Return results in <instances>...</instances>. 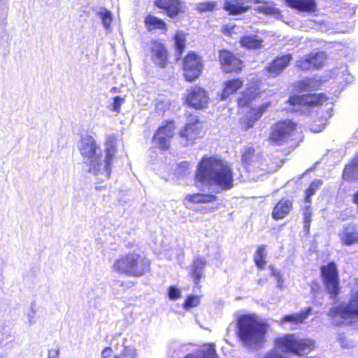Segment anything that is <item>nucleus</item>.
Returning <instances> with one entry per match:
<instances>
[{
  "label": "nucleus",
  "mask_w": 358,
  "mask_h": 358,
  "mask_svg": "<svg viewBox=\"0 0 358 358\" xmlns=\"http://www.w3.org/2000/svg\"><path fill=\"white\" fill-rule=\"evenodd\" d=\"M196 185L212 182L222 190L234 186V172L230 164L215 156H203L199 162L194 176Z\"/></svg>",
  "instance_id": "obj_1"
},
{
  "label": "nucleus",
  "mask_w": 358,
  "mask_h": 358,
  "mask_svg": "<svg viewBox=\"0 0 358 358\" xmlns=\"http://www.w3.org/2000/svg\"><path fill=\"white\" fill-rule=\"evenodd\" d=\"M262 94L260 80H255L252 85L248 87L236 97V103L238 109L250 108L248 112L239 120L243 131H247L253 128L255 123L271 106V102L266 101L257 106L251 107L252 102L259 98Z\"/></svg>",
  "instance_id": "obj_2"
},
{
  "label": "nucleus",
  "mask_w": 358,
  "mask_h": 358,
  "mask_svg": "<svg viewBox=\"0 0 358 358\" xmlns=\"http://www.w3.org/2000/svg\"><path fill=\"white\" fill-rule=\"evenodd\" d=\"M268 324L254 314H243L236 320V336L243 345L261 346L264 342Z\"/></svg>",
  "instance_id": "obj_3"
},
{
  "label": "nucleus",
  "mask_w": 358,
  "mask_h": 358,
  "mask_svg": "<svg viewBox=\"0 0 358 358\" xmlns=\"http://www.w3.org/2000/svg\"><path fill=\"white\" fill-rule=\"evenodd\" d=\"M273 344L276 349L299 358L306 357L316 348L314 339L301 337L294 333L276 337Z\"/></svg>",
  "instance_id": "obj_4"
},
{
  "label": "nucleus",
  "mask_w": 358,
  "mask_h": 358,
  "mask_svg": "<svg viewBox=\"0 0 358 358\" xmlns=\"http://www.w3.org/2000/svg\"><path fill=\"white\" fill-rule=\"evenodd\" d=\"M112 268L119 274L140 278L150 271V261L138 252H129L116 259Z\"/></svg>",
  "instance_id": "obj_5"
},
{
  "label": "nucleus",
  "mask_w": 358,
  "mask_h": 358,
  "mask_svg": "<svg viewBox=\"0 0 358 358\" xmlns=\"http://www.w3.org/2000/svg\"><path fill=\"white\" fill-rule=\"evenodd\" d=\"M301 134L298 122L291 118L280 119L271 124L267 141L271 145L281 146L293 142Z\"/></svg>",
  "instance_id": "obj_6"
},
{
  "label": "nucleus",
  "mask_w": 358,
  "mask_h": 358,
  "mask_svg": "<svg viewBox=\"0 0 358 358\" xmlns=\"http://www.w3.org/2000/svg\"><path fill=\"white\" fill-rule=\"evenodd\" d=\"M186 122L178 131V136L185 146H189L200 141L206 134L204 122L193 112L185 113Z\"/></svg>",
  "instance_id": "obj_7"
},
{
  "label": "nucleus",
  "mask_w": 358,
  "mask_h": 358,
  "mask_svg": "<svg viewBox=\"0 0 358 358\" xmlns=\"http://www.w3.org/2000/svg\"><path fill=\"white\" fill-rule=\"evenodd\" d=\"M98 146L94 138L90 135L82 136L78 148L81 156L88 160V172L97 175L101 170V154L97 153Z\"/></svg>",
  "instance_id": "obj_8"
},
{
  "label": "nucleus",
  "mask_w": 358,
  "mask_h": 358,
  "mask_svg": "<svg viewBox=\"0 0 358 358\" xmlns=\"http://www.w3.org/2000/svg\"><path fill=\"white\" fill-rule=\"evenodd\" d=\"M329 101V96L324 92H310L291 94L287 103L294 109H313L324 106Z\"/></svg>",
  "instance_id": "obj_9"
},
{
  "label": "nucleus",
  "mask_w": 358,
  "mask_h": 358,
  "mask_svg": "<svg viewBox=\"0 0 358 358\" xmlns=\"http://www.w3.org/2000/svg\"><path fill=\"white\" fill-rule=\"evenodd\" d=\"M181 69L186 82L196 81L201 77L204 69L202 57L194 51H189L182 59Z\"/></svg>",
  "instance_id": "obj_10"
},
{
  "label": "nucleus",
  "mask_w": 358,
  "mask_h": 358,
  "mask_svg": "<svg viewBox=\"0 0 358 358\" xmlns=\"http://www.w3.org/2000/svg\"><path fill=\"white\" fill-rule=\"evenodd\" d=\"M241 162L243 169L248 173H266L265 166V158L262 152H257L252 145H247L243 148L241 154Z\"/></svg>",
  "instance_id": "obj_11"
},
{
  "label": "nucleus",
  "mask_w": 358,
  "mask_h": 358,
  "mask_svg": "<svg viewBox=\"0 0 358 358\" xmlns=\"http://www.w3.org/2000/svg\"><path fill=\"white\" fill-rule=\"evenodd\" d=\"M183 103L196 110H203L208 107L210 96L203 87L195 85L189 87L183 96Z\"/></svg>",
  "instance_id": "obj_12"
},
{
  "label": "nucleus",
  "mask_w": 358,
  "mask_h": 358,
  "mask_svg": "<svg viewBox=\"0 0 358 358\" xmlns=\"http://www.w3.org/2000/svg\"><path fill=\"white\" fill-rule=\"evenodd\" d=\"M217 60L221 71L225 73L239 74L245 68L243 60L237 54L227 48L218 50Z\"/></svg>",
  "instance_id": "obj_13"
},
{
  "label": "nucleus",
  "mask_w": 358,
  "mask_h": 358,
  "mask_svg": "<svg viewBox=\"0 0 358 358\" xmlns=\"http://www.w3.org/2000/svg\"><path fill=\"white\" fill-rule=\"evenodd\" d=\"M320 276L328 292L334 297L340 292L339 274L334 262H329L320 267Z\"/></svg>",
  "instance_id": "obj_14"
},
{
  "label": "nucleus",
  "mask_w": 358,
  "mask_h": 358,
  "mask_svg": "<svg viewBox=\"0 0 358 358\" xmlns=\"http://www.w3.org/2000/svg\"><path fill=\"white\" fill-rule=\"evenodd\" d=\"M176 129V122L173 120H166L159 126L152 136V141L156 147L161 150H169Z\"/></svg>",
  "instance_id": "obj_15"
},
{
  "label": "nucleus",
  "mask_w": 358,
  "mask_h": 358,
  "mask_svg": "<svg viewBox=\"0 0 358 358\" xmlns=\"http://www.w3.org/2000/svg\"><path fill=\"white\" fill-rule=\"evenodd\" d=\"M329 315L333 318L340 317L343 320L358 317V289L351 292L348 303L332 308Z\"/></svg>",
  "instance_id": "obj_16"
},
{
  "label": "nucleus",
  "mask_w": 358,
  "mask_h": 358,
  "mask_svg": "<svg viewBox=\"0 0 358 358\" xmlns=\"http://www.w3.org/2000/svg\"><path fill=\"white\" fill-rule=\"evenodd\" d=\"M150 57L152 62L159 68H166L169 63V53L166 45L157 39L150 42Z\"/></svg>",
  "instance_id": "obj_17"
},
{
  "label": "nucleus",
  "mask_w": 358,
  "mask_h": 358,
  "mask_svg": "<svg viewBox=\"0 0 358 358\" xmlns=\"http://www.w3.org/2000/svg\"><path fill=\"white\" fill-rule=\"evenodd\" d=\"M292 59L290 53L276 56L265 66L266 76L271 78L280 76L289 66Z\"/></svg>",
  "instance_id": "obj_18"
},
{
  "label": "nucleus",
  "mask_w": 358,
  "mask_h": 358,
  "mask_svg": "<svg viewBox=\"0 0 358 358\" xmlns=\"http://www.w3.org/2000/svg\"><path fill=\"white\" fill-rule=\"evenodd\" d=\"M264 3V0H224L223 9L229 15H240L251 10L253 4Z\"/></svg>",
  "instance_id": "obj_19"
},
{
  "label": "nucleus",
  "mask_w": 358,
  "mask_h": 358,
  "mask_svg": "<svg viewBox=\"0 0 358 358\" xmlns=\"http://www.w3.org/2000/svg\"><path fill=\"white\" fill-rule=\"evenodd\" d=\"M326 59L327 57L322 52H310L299 59L296 66L301 71L319 69L324 66Z\"/></svg>",
  "instance_id": "obj_20"
},
{
  "label": "nucleus",
  "mask_w": 358,
  "mask_h": 358,
  "mask_svg": "<svg viewBox=\"0 0 358 358\" xmlns=\"http://www.w3.org/2000/svg\"><path fill=\"white\" fill-rule=\"evenodd\" d=\"M154 5L171 19L185 12V5L182 0H155Z\"/></svg>",
  "instance_id": "obj_21"
},
{
  "label": "nucleus",
  "mask_w": 358,
  "mask_h": 358,
  "mask_svg": "<svg viewBox=\"0 0 358 358\" xmlns=\"http://www.w3.org/2000/svg\"><path fill=\"white\" fill-rule=\"evenodd\" d=\"M244 80L242 78L236 77L225 80L222 84V89L220 94V99L226 101L234 96L243 88Z\"/></svg>",
  "instance_id": "obj_22"
},
{
  "label": "nucleus",
  "mask_w": 358,
  "mask_h": 358,
  "mask_svg": "<svg viewBox=\"0 0 358 358\" xmlns=\"http://www.w3.org/2000/svg\"><path fill=\"white\" fill-rule=\"evenodd\" d=\"M289 8L299 13L313 14L317 12L316 0H283Z\"/></svg>",
  "instance_id": "obj_23"
},
{
  "label": "nucleus",
  "mask_w": 358,
  "mask_h": 358,
  "mask_svg": "<svg viewBox=\"0 0 358 358\" xmlns=\"http://www.w3.org/2000/svg\"><path fill=\"white\" fill-rule=\"evenodd\" d=\"M293 209V200L281 198L273 206L271 217L274 220H280L286 217Z\"/></svg>",
  "instance_id": "obj_24"
},
{
  "label": "nucleus",
  "mask_w": 358,
  "mask_h": 358,
  "mask_svg": "<svg viewBox=\"0 0 358 358\" xmlns=\"http://www.w3.org/2000/svg\"><path fill=\"white\" fill-rule=\"evenodd\" d=\"M310 308H308L299 313L283 315L279 320L281 325L289 324L292 327H296L304 323L310 313Z\"/></svg>",
  "instance_id": "obj_25"
},
{
  "label": "nucleus",
  "mask_w": 358,
  "mask_h": 358,
  "mask_svg": "<svg viewBox=\"0 0 358 358\" xmlns=\"http://www.w3.org/2000/svg\"><path fill=\"white\" fill-rule=\"evenodd\" d=\"M206 265V260L201 257L194 259L192 264L189 275L192 279L194 286L197 288L200 287L199 283L203 276V270Z\"/></svg>",
  "instance_id": "obj_26"
},
{
  "label": "nucleus",
  "mask_w": 358,
  "mask_h": 358,
  "mask_svg": "<svg viewBox=\"0 0 358 358\" xmlns=\"http://www.w3.org/2000/svg\"><path fill=\"white\" fill-rule=\"evenodd\" d=\"M341 243L343 245L350 246L358 243V227L354 224H348L343 228L340 234Z\"/></svg>",
  "instance_id": "obj_27"
},
{
  "label": "nucleus",
  "mask_w": 358,
  "mask_h": 358,
  "mask_svg": "<svg viewBox=\"0 0 358 358\" xmlns=\"http://www.w3.org/2000/svg\"><path fill=\"white\" fill-rule=\"evenodd\" d=\"M322 84L320 80L315 78H306L300 80L294 84L295 91L298 92H304L308 91H315L320 89Z\"/></svg>",
  "instance_id": "obj_28"
},
{
  "label": "nucleus",
  "mask_w": 358,
  "mask_h": 358,
  "mask_svg": "<svg viewBox=\"0 0 358 358\" xmlns=\"http://www.w3.org/2000/svg\"><path fill=\"white\" fill-rule=\"evenodd\" d=\"M342 179L346 182L358 180V158L355 156L343 168Z\"/></svg>",
  "instance_id": "obj_29"
},
{
  "label": "nucleus",
  "mask_w": 358,
  "mask_h": 358,
  "mask_svg": "<svg viewBox=\"0 0 358 358\" xmlns=\"http://www.w3.org/2000/svg\"><path fill=\"white\" fill-rule=\"evenodd\" d=\"M216 200L217 196L214 194L197 192L186 195L184 198V204L209 203Z\"/></svg>",
  "instance_id": "obj_30"
},
{
  "label": "nucleus",
  "mask_w": 358,
  "mask_h": 358,
  "mask_svg": "<svg viewBox=\"0 0 358 358\" xmlns=\"http://www.w3.org/2000/svg\"><path fill=\"white\" fill-rule=\"evenodd\" d=\"M241 46L247 50H257L264 47V40L257 35H245L240 38Z\"/></svg>",
  "instance_id": "obj_31"
},
{
  "label": "nucleus",
  "mask_w": 358,
  "mask_h": 358,
  "mask_svg": "<svg viewBox=\"0 0 358 358\" xmlns=\"http://www.w3.org/2000/svg\"><path fill=\"white\" fill-rule=\"evenodd\" d=\"M144 24L149 31L159 29L163 33H166L168 31V25L164 20L152 14H148L145 16Z\"/></svg>",
  "instance_id": "obj_32"
},
{
  "label": "nucleus",
  "mask_w": 358,
  "mask_h": 358,
  "mask_svg": "<svg viewBox=\"0 0 358 358\" xmlns=\"http://www.w3.org/2000/svg\"><path fill=\"white\" fill-rule=\"evenodd\" d=\"M173 47L176 58H181L186 48L187 34L181 30L176 31L173 36Z\"/></svg>",
  "instance_id": "obj_33"
},
{
  "label": "nucleus",
  "mask_w": 358,
  "mask_h": 358,
  "mask_svg": "<svg viewBox=\"0 0 358 358\" xmlns=\"http://www.w3.org/2000/svg\"><path fill=\"white\" fill-rule=\"evenodd\" d=\"M322 184L323 182L320 179H315L310 182L304 191L303 201L310 205L312 202V196L321 188Z\"/></svg>",
  "instance_id": "obj_34"
},
{
  "label": "nucleus",
  "mask_w": 358,
  "mask_h": 358,
  "mask_svg": "<svg viewBox=\"0 0 358 358\" xmlns=\"http://www.w3.org/2000/svg\"><path fill=\"white\" fill-rule=\"evenodd\" d=\"M266 247L264 245H259L254 254L253 260L259 270L265 268L266 264Z\"/></svg>",
  "instance_id": "obj_35"
},
{
  "label": "nucleus",
  "mask_w": 358,
  "mask_h": 358,
  "mask_svg": "<svg viewBox=\"0 0 358 358\" xmlns=\"http://www.w3.org/2000/svg\"><path fill=\"white\" fill-rule=\"evenodd\" d=\"M116 152L115 145L114 143L113 140L110 141V145H107L106 148V157H105V169L106 171L110 173L111 171V166L113 159L115 157V154Z\"/></svg>",
  "instance_id": "obj_36"
},
{
  "label": "nucleus",
  "mask_w": 358,
  "mask_h": 358,
  "mask_svg": "<svg viewBox=\"0 0 358 358\" xmlns=\"http://www.w3.org/2000/svg\"><path fill=\"white\" fill-rule=\"evenodd\" d=\"M328 123L326 117L315 116L310 122V129L312 131L317 133L322 131Z\"/></svg>",
  "instance_id": "obj_37"
},
{
  "label": "nucleus",
  "mask_w": 358,
  "mask_h": 358,
  "mask_svg": "<svg viewBox=\"0 0 358 358\" xmlns=\"http://www.w3.org/2000/svg\"><path fill=\"white\" fill-rule=\"evenodd\" d=\"M217 6V3L213 1L199 2L196 4L195 9L199 13L212 12Z\"/></svg>",
  "instance_id": "obj_38"
},
{
  "label": "nucleus",
  "mask_w": 358,
  "mask_h": 358,
  "mask_svg": "<svg viewBox=\"0 0 358 358\" xmlns=\"http://www.w3.org/2000/svg\"><path fill=\"white\" fill-rule=\"evenodd\" d=\"M201 354V358H218L216 354L215 345L213 343L204 345Z\"/></svg>",
  "instance_id": "obj_39"
},
{
  "label": "nucleus",
  "mask_w": 358,
  "mask_h": 358,
  "mask_svg": "<svg viewBox=\"0 0 358 358\" xmlns=\"http://www.w3.org/2000/svg\"><path fill=\"white\" fill-rule=\"evenodd\" d=\"M255 10L259 13H262L266 15H279L281 14V11L279 8L268 5L258 6L255 8Z\"/></svg>",
  "instance_id": "obj_40"
},
{
  "label": "nucleus",
  "mask_w": 358,
  "mask_h": 358,
  "mask_svg": "<svg viewBox=\"0 0 358 358\" xmlns=\"http://www.w3.org/2000/svg\"><path fill=\"white\" fill-rule=\"evenodd\" d=\"M200 303V296L197 295H189L183 303V308L189 310L197 306Z\"/></svg>",
  "instance_id": "obj_41"
},
{
  "label": "nucleus",
  "mask_w": 358,
  "mask_h": 358,
  "mask_svg": "<svg viewBox=\"0 0 358 358\" xmlns=\"http://www.w3.org/2000/svg\"><path fill=\"white\" fill-rule=\"evenodd\" d=\"M102 23L106 29H109L112 22V14L110 10L105 9L99 13Z\"/></svg>",
  "instance_id": "obj_42"
},
{
  "label": "nucleus",
  "mask_w": 358,
  "mask_h": 358,
  "mask_svg": "<svg viewBox=\"0 0 358 358\" xmlns=\"http://www.w3.org/2000/svg\"><path fill=\"white\" fill-rule=\"evenodd\" d=\"M269 268L271 271V275L274 277L277 280L278 286L280 288L282 287L284 280L280 272L277 270L273 265H271Z\"/></svg>",
  "instance_id": "obj_43"
},
{
  "label": "nucleus",
  "mask_w": 358,
  "mask_h": 358,
  "mask_svg": "<svg viewBox=\"0 0 358 358\" xmlns=\"http://www.w3.org/2000/svg\"><path fill=\"white\" fill-rule=\"evenodd\" d=\"M312 210L310 206H306L303 209V223L310 224L312 222Z\"/></svg>",
  "instance_id": "obj_44"
},
{
  "label": "nucleus",
  "mask_w": 358,
  "mask_h": 358,
  "mask_svg": "<svg viewBox=\"0 0 358 358\" xmlns=\"http://www.w3.org/2000/svg\"><path fill=\"white\" fill-rule=\"evenodd\" d=\"M124 102V99L119 96H116L113 98V103H112V106H113V110L115 112H120V107H121V105L122 104V103Z\"/></svg>",
  "instance_id": "obj_45"
},
{
  "label": "nucleus",
  "mask_w": 358,
  "mask_h": 358,
  "mask_svg": "<svg viewBox=\"0 0 358 358\" xmlns=\"http://www.w3.org/2000/svg\"><path fill=\"white\" fill-rule=\"evenodd\" d=\"M180 292L178 288H176V287H173V286H171L169 288V297L171 299H173V300L177 299L180 297Z\"/></svg>",
  "instance_id": "obj_46"
},
{
  "label": "nucleus",
  "mask_w": 358,
  "mask_h": 358,
  "mask_svg": "<svg viewBox=\"0 0 358 358\" xmlns=\"http://www.w3.org/2000/svg\"><path fill=\"white\" fill-rule=\"evenodd\" d=\"M235 27V25L224 24L222 27V31L226 35H229L234 31Z\"/></svg>",
  "instance_id": "obj_47"
},
{
  "label": "nucleus",
  "mask_w": 358,
  "mask_h": 358,
  "mask_svg": "<svg viewBox=\"0 0 358 358\" xmlns=\"http://www.w3.org/2000/svg\"><path fill=\"white\" fill-rule=\"evenodd\" d=\"M113 350L110 347L105 348L101 352L102 358H110L112 357Z\"/></svg>",
  "instance_id": "obj_48"
},
{
  "label": "nucleus",
  "mask_w": 358,
  "mask_h": 358,
  "mask_svg": "<svg viewBox=\"0 0 358 358\" xmlns=\"http://www.w3.org/2000/svg\"><path fill=\"white\" fill-rule=\"evenodd\" d=\"M352 201L357 206V210L358 212V190H357L352 196Z\"/></svg>",
  "instance_id": "obj_49"
},
{
  "label": "nucleus",
  "mask_w": 358,
  "mask_h": 358,
  "mask_svg": "<svg viewBox=\"0 0 358 358\" xmlns=\"http://www.w3.org/2000/svg\"><path fill=\"white\" fill-rule=\"evenodd\" d=\"M114 358H134L133 356L127 352H122L118 356L114 357Z\"/></svg>",
  "instance_id": "obj_50"
},
{
  "label": "nucleus",
  "mask_w": 358,
  "mask_h": 358,
  "mask_svg": "<svg viewBox=\"0 0 358 358\" xmlns=\"http://www.w3.org/2000/svg\"><path fill=\"white\" fill-rule=\"evenodd\" d=\"M58 351L57 350H50L48 358H57Z\"/></svg>",
  "instance_id": "obj_51"
},
{
  "label": "nucleus",
  "mask_w": 358,
  "mask_h": 358,
  "mask_svg": "<svg viewBox=\"0 0 358 358\" xmlns=\"http://www.w3.org/2000/svg\"><path fill=\"white\" fill-rule=\"evenodd\" d=\"M310 224L303 223V231L306 235L310 234Z\"/></svg>",
  "instance_id": "obj_52"
},
{
  "label": "nucleus",
  "mask_w": 358,
  "mask_h": 358,
  "mask_svg": "<svg viewBox=\"0 0 358 358\" xmlns=\"http://www.w3.org/2000/svg\"><path fill=\"white\" fill-rule=\"evenodd\" d=\"M184 358H197V357L193 354H188L185 355Z\"/></svg>",
  "instance_id": "obj_53"
},
{
  "label": "nucleus",
  "mask_w": 358,
  "mask_h": 358,
  "mask_svg": "<svg viewBox=\"0 0 358 358\" xmlns=\"http://www.w3.org/2000/svg\"><path fill=\"white\" fill-rule=\"evenodd\" d=\"M309 358H313V357H309Z\"/></svg>",
  "instance_id": "obj_54"
}]
</instances>
